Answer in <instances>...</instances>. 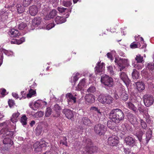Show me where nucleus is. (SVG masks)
<instances>
[{
	"instance_id": "50",
	"label": "nucleus",
	"mask_w": 154,
	"mask_h": 154,
	"mask_svg": "<svg viewBox=\"0 0 154 154\" xmlns=\"http://www.w3.org/2000/svg\"><path fill=\"white\" fill-rule=\"evenodd\" d=\"M26 26V23L22 22L18 25V28L20 30L23 29Z\"/></svg>"
},
{
	"instance_id": "11",
	"label": "nucleus",
	"mask_w": 154,
	"mask_h": 154,
	"mask_svg": "<svg viewBox=\"0 0 154 154\" xmlns=\"http://www.w3.org/2000/svg\"><path fill=\"white\" fill-rule=\"evenodd\" d=\"M120 98L123 100L126 101L128 99V95L124 89L121 88L119 90Z\"/></svg>"
},
{
	"instance_id": "51",
	"label": "nucleus",
	"mask_w": 154,
	"mask_h": 154,
	"mask_svg": "<svg viewBox=\"0 0 154 154\" xmlns=\"http://www.w3.org/2000/svg\"><path fill=\"white\" fill-rule=\"evenodd\" d=\"M134 66L136 69H140L143 67V65L142 64V63H137L134 65Z\"/></svg>"
},
{
	"instance_id": "4",
	"label": "nucleus",
	"mask_w": 154,
	"mask_h": 154,
	"mask_svg": "<svg viewBox=\"0 0 154 154\" xmlns=\"http://www.w3.org/2000/svg\"><path fill=\"white\" fill-rule=\"evenodd\" d=\"M101 81L105 85L109 87H112L114 84L113 79L106 75L101 77Z\"/></svg>"
},
{
	"instance_id": "57",
	"label": "nucleus",
	"mask_w": 154,
	"mask_h": 154,
	"mask_svg": "<svg viewBox=\"0 0 154 154\" xmlns=\"http://www.w3.org/2000/svg\"><path fill=\"white\" fill-rule=\"evenodd\" d=\"M25 41V38L24 37H22L20 38V39L17 40V44L19 45L22 44L23 42H24Z\"/></svg>"
},
{
	"instance_id": "47",
	"label": "nucleus",
	"mask_w": 154,
	"mask_h": 154,
	"mask_svg": "<svg viewBox=\"0 0 154 154\" xmlns=\"http://www.w3.org/2000/svg\"><path fill=\"white\" fill-rule=\"evenodd\" d=\"M33 0H23V5L25 7L28 6L32 2Z\"/></svg>"
},
{
	"instance_id": "29",
	"label": "nucleus",
	"mask_w": 154,
	"mask_h": 154,
	"mask_svg": "<svg viewBox=\"0 0 154 154\" xmlns=\"http://www.w3.org/2000/svg\"><path fill=\"white\" fill-rule=\"evenodd\" d=\"M91 110L94 112H95L97 115L98 117H100L102 116V112L100 111V109H99L97 107L95 106H92L91 108Z\"/></svg>"
},
{
	"instance_id": "21",
	"label": "nucleus",
	"mask_w": 154,
	"mask_h": 154,
	"mask_svg": "<svg viewBox=\"0 0 154 154\" xmlns=\"http://www.w3.org/2000/svg\"><path fill=\"white\" fill-rule=\"evenodd\" d=\"M126 103L127 107L129 109L133 110L135 113H136L138 112V110L136 106L131 102L128 101Z\"/></svg>"
},
{
	"instance_id": "59",
	"label": "nucleus",
	"mask_w": 154,
	"mask_h": 154,
	"mask_svg": "<svg viewBox=\"0 0 154 154\" xmlns=\"http://www.w3.org/2000/svg\"><path fill=\"white\" fill-rule=\"evenodd\" d=\"M123 152H124L125 154H129L131 152L130 149L128 148H124Z\"/></svg>"
},
{
	"instance_id": "55",
	"label": "nucleus",
	"mask_w": 154,
	"mask_h": 154,
	"mask_svg": "<svg viewBox=\"0 0 154 154\" xmlns=\"http://www.w3.org/2000/svg\"><path fill=\"white\" fill-rule=\"evenodd\" d=\"M55 24L54 23H52L48 24L46 26V28L48 30H49L51 29L53 27H54Z\"/></svg>"
},
{
	"instance_id": "61",
	"label": "nucleus",
	"mask_w": 154,
	"mask_h": 154,
	"mask_svg": "<svg viewBox=\"0 0 154 154\" xmlns=\"http://www.w3.org/2000/svg\"><path fill=\"white\" fill-rule=\"evenodd\" d=\"M3 58V54L2 52L0 51V66L2 63Z\"/></svg>"
},
{
	"instance_id": "52",
	"label": "nucleus",
	"mask_w": 154,
	"mask_h": 154,
	"mask_svg": "<svg viewBox=\"0 0 154 154\" xmlns=\"http://www.w3.org/2000/svg\"><path fill=\"white\" fill-rule=\"evenodd\" d=\"M8 103L10 108H12L15 104L14 101L12 99H9Z\"/></svg>"
},
{
	"instance_id": "14",
	"label": "nucleus",
	"mask_w": 154,
	"mask_h": 154,
	"mask_svg": "<svg viewBox=\"0 0 154 154\" xmlns=\"http://www.w3.org/2000/svg\"><path fill=\"white\" fill-rule=\"evenodd\" d=\"M85 99L89 103H92L94 102L95 99L94 96L91 94H86L85 97Z\"/></svg>"
},
{
	"instance_id": "46",
	"label": "nucleus",
	"mask_w": 154,
	"mask_h": 154,
	"mask_svg": "<svg viewBox=\"0 0 154 154\" xmlns=\"http://www.w3.org/2000/svg\"><path fill=\"white\" fill-rule=\"evenodd\" d=\"M96 91L95 87L94 86H91L87 90L88 93H94Z\"/></svg>"
},
{
	"instance_id": "38",
	"label": "nucleus",
	"mask_w": 154,
	"mask_h": 154,
	"mask_svg": "<svg viewBox=\"0 0 154 154\" xmlns=\"http://www.w3.org/2000/svg\"><path fill=\"white\" fill-rule=\"evenodd\" d=\"M3 143L4 144H9L11 145L13 143V141L9 138H6L3 140Z\"/></svg>"
},
{
	"instance_id": "56",
	"label": "nucleus",
	"mask_w": 154,
	"mask_h": 154,
	"mask_svg": "<svg viewBox=\"0 0 154 154\" xmlns=\"http://www.w3.org/2000/svg\"><path fill=\"white\" fill-rule=\"evenodd\" d=\"M112 122L111 121H108L107 123V126L108 127L111 129H112L114 128V126L112 124Z\"/></svg>"
},
{
	"instance_id": "63",
	"label": "nucleus",
	"mask_w": 154,
	"mask_h": 154,
	"mask_svg": "<svg viewBox=\"0 0 154 154\" xmlns=\"http://www.w3.org/2000/svg\"><path fill=\"white\" fill-rule=\"evenodd\" d=\"M10 122L9 121H7L6 122H4L3 123H0V126H4V125H6L7 126H8V124Z\"/></svg>"
},
{
	"instance_id": "31",
	"label": "nucleus",
	"mask_w": 154,
	"mask_h": 154,
	"mask_svg": "<svg viewBox=\"0 0 154 154\" xmlns=\"http://www.w3.org/2000/svg\"><path fill=\"white\" fill-rule=\"evenodd\" d=\"M144 134V132L141 130L137 131L136 133V136L138 138V140L140 142L142 141V137Z\"/></svg>"
},
{
	"instance_id": "12",
	"label": "nucleus",
	"mask_w": 154,
	"mask_h": 154,
	"mask_svg": "<svg viewBox=\"0 0 154 154\" xmlns=\"http://www.w3.org/2000/svg\"><path fill=\"white\" fill-rule=\"evenodd\" d=\"M63 112L68 119H71L74 116L73 112L71 110L68 109H64L63 110Z\"/></svg>"
},
{
	"instance_id": "37",
	"label": "nucleus",
	"mask_w": 154,
	"mask_h": 154,
	"mask_svg": "<svg viewBox=\"0 0 154 154\" xmlns=\"http://www.w3.org/2000/svg\"><path fill=\"white\" fill-rule=\"evenodd\" d=\"M146 68L148 69L151 72H154V63H149L146 66Z\"/></svg>"
},
{
	"instance_id": "13",
	"label": "nucleus",
	"mask_w": 154,
	"mask_h": 154,
	"mask_svg": "<svg viewBox=\"0 0 154 154\" xmlns=\"http://www.w3.org/2000/svg\"><path fill=\"white\" fill-rule=\"evenodd\" d=\"M129 121L132 125H134L137 122V118L135 116L130 112H128L127 115Z\"/></svg>"
},
{
	"instance_id": "8",
	"label": "nucleus",
	"mask_w": 154,
	"mask_h": 154,
	"mask_svg": "<svg viewBox=\"0 0 154 154\" xmlns=\"http://www.w3.org/2000/svg\"><path fill=\"white\" fill-rule=\"evenodd\" d=\"M108 144L112 146H116L119 143V138L115 135H112L107 139Z\"/></svg>"
},
{
	"instance_id": "36",
	"label": "nucleus",
	"mask_w": 154,
	"mask_h": 154,
	"mask_svg": "<svg viewBox=\"0 0 154 154\" xmlns=\"http://www.w3.org/2000/svg\"><path fill=\"white\" fill-rule=\"evenodd\" d=\"M120 77L121 79L125 82L127 80L128 77L126 73L124 72H122L119 73Z\"/></svg>"
},
{
	"instance_id": "60",
	"label": "nucleus",
	"mask_w": 154,
	"mask_h": 154,
	"mask_svg": "<svg viewBox=\"0 0 154 154\" xmlns=\"http://www.w3.org/2000/svg\"><path fill=\"white\" fill-rule=\"evenodd\" d=\"M37 116L39 117H41L43 116L44 115V112L42 111H39L36 113Z\"/></svg>"
},
{
	"instance_id": "23",
	"label": "nucleus",
	"mask_w": 154,
	"mask_h": 154,
	"mask_svg": "<svg viewBox=\"0 0 154 154\" xmlns=\"http://www.w3.org/2000/svg\"><path fill=\"white\" fill-rule=\"evenodd\" d=\"M129 125L127 124H122L120 131L122 132V133L123 135L125 134L127 131L129 129Z\"/></svg>"
},
{
	"instance_id": "26",
	"label": "nucleus",
	"mask_w": 154,
	"mask_h": 154,
	"mask_svg": "<svg viewBox=\"0 0 154 154\" xmlns=\"http://www.w3.org/2000/svg\"><path fill=\"white\" fill-rule=\"evenodd\" d=\"M106 94H104L102 93L100 94L98 97V100L99 102L105 104L106 100H105Z\"/></svg>"
},
{
	"instance_id": "44",
	"label": "nucleus",
	"mask_w": 154,
	"mask_h": 154,
	"mask_svg": "<svg viewBox=\"0 0 154 154\" xmlns=\"http://www.w3.org/2000/svg\"><path fill=\"white\" fill-rule=\"evenodd\" d=\"M140 121L142 128L143 129L146 130L147 128V125L146 123L142 119H140Z\"/></svg>"
},
{
	"instance_id": "53",
	"label": "nucleus",
	"mask_w": 154,
	"mask_h": 154,
	"mask_svg": "<svg viewBox=\"0 0 154 154\" xmlns=\"http://www.w3.org/2000/svg\"><path fill=\"white\" fill-rule=\"evenodd\" d=\"M67 138L66 137H63V140H60V143H62L63 145L67 146Z\"/></svg>"
},
{
	"instance_id": "58",
	"label": "nucleus",
	"mask_w": 154,
	"mask_h": 154,
	"mask_svg": "<svg viewBox=\"0 0 154 154\" xmlns=\"http://www.w3.org/2000/svg\"><path fill=\"white\" fill-rule=\"evenodd\" d=\"M79 75V74L77 73L73 77V82H76L78 80L79 77H78Z\"/></svg>"
},
{
	"instance_id": "28",
	"label": "nucleus",
	"mask_w": 154,
	"mask_h": 154,
	"mask_svg": "<svg viewBox=\"0 0 154 154\" xmlns=\"http://www.w3.org/2000/svg\"><path fill=\"white\" fill-rule=\"evenodd\" d=\"M81 122L84 125L86 126H90L91 124L90 120L86 117H83L82 118Z\"/></svg>"
},
{
	"instance_id": "54",
	"label": "nucleus",
	"mask_w": 154,
	"mask_h": 154,
	"mask_svg": "<svg viewBox=\"0 0 154 154\" xmlns=\"http://www.w3.org/2000/svg\"><path fill=\"white\" fill-rule=\"evenodd\" d=\"M57 9L59 11V12L62 13L65 12L67 9L63 7H58Z\"/></svg>"
},
{
	"instance_id": "62",
	"label": "nucleus",
	"mask_w": 154,
	"mask_h": 154,
	"mask_svg": "<svg viewBox=\"0 0 154 154\" xmlns=\"http://www.w3.org/2000/svg\"><path fill=\"white\" fill-rule=\"evenodd\" d=\"M3 52L7 56H9L11 54V52L6 50H4Z\"/></svg>"
},
{
	"instance_id": "30",
	"label": "nucleus",
	"mask_w": 154,
	"mask_h": 154,
	"mask_svg": "<svg viewBox=\"0 0 154 154\" xmlns=\"http://www.w3.org/2000/svg\"><path fill=\"white\" fill-rule=\"evenodd\" d=\"M113 100L114 99L110 95L107 94H106L105 100H106V102L105 103V104H110L112 103L113 102Z\"/></svg>"
},
{
	"instance_id": "33",
	"label": "nucleus",
	"mask_w": 154,
	"mask_h": 154,
	"mask_svg": "<svg viewBox=\"0 0 154 154\" xmlns=\"http://www.w3.org/2000/svg\"><path fill=\"white\" fill-rule=\"evenodd\" d=\"M135 59L137 63H142L144 62L143 57L140 54H138L136 55Z\"/></svg>"
},
{
	"instance_id": "6",
	"label": "nucleus",
	"mask_w": 154,
	"mask_h": 154,
	"mask_svg": "<svg viewBox=\"0 0 154 154\" xmlns=\"http://www.w3.org/2000/svg\"><path fill=\"white\" fill-rule=\"evenodd\" d=\"M115 62L117 64L120 68V71H121L125 67V66L128 65L127 61L125 59H115Z\"/></svg>"
},
{
	"instance_id": "32",
	"label": "nucleus",
	"mask_w": 154,
	"mask_h": 154,
	"mask_svg": "<svg viewBox=\"0 0 154 154\" xmlns=\"http://www.w3.org/2000/svg\"><path fill=\"white\" fill-rule=\"evenodd\" d=\"M41 22V18L40 17H37L33 20L32 23L34 25L38 26L40 25Z\"/></svg>"
},
{
	"instance_id": "64",
	"label": "nucleus",
	"mask_w": 154,
	"mask_h": 154,
	"mask_svg": "<svg viewBox=\"0 0 154 154\" xmlns=\"http://www.w3.org/2000/svg\"><path fill=\"white\" fill-rule=\"evenodd\" d=\"M114 97L116 99H118L119 98V97L118 94L116 93L115 92L114 93Z\"/></svg>"
},
{
	"instance_id": "15",
	"label": "nucleus",
	"mask_w": 154,
	"mask_h": 154,
	"mask_svg": "<svg viewBox=\"0 0 154 154\" xmlns=\"http://www.w3.org/2000/svg\"><path fill=\"white\" fill-rule=\"evenodd\" d=\"M38 11V8L35 5H32L29 8V12L32 16H34L35 15Z\"/></svg>"
},
{
	"instance_id": "35",
	"label": "nucleus",
	"mask_w": 154,
	"mask_h": 154,
	"mask_svg": "<svg viewBox=\"0 0 154 154\" xmlns=\"http://www.w3.org/2000/svg\"><path fill=\"white\" fill-rule=\"evenodd\" d=\"M17 12L19 14L22 13L24 11V8L21 4H17Z\"/></svg>"
},
{
	"instance_id": "48",
	"label": "nucleus",
	"mask_w": 154,
	"mask_h": 154,
	"mask_svg": "<svg viewBox=\"0 0 154 154\" xmlns=\"http://www.w3.org/2000/svg\"><path fill=\"white\" fill-rule=\"evenodd\" d=\"M137 109L139 110L140 113H144L146 111V108H145L143 106H139Z\"/></svg>"
},
{
	"instance_id": "34",
	"label": "nucleus",
	"mask_w": 154,
	"mask_h": 154,
	"mask_svg": "<svg viewBox=\"0 0 154 154\" xmlns=\"http://www.w3.org/2000/svg\"><path fill=\"white\" fill-rule=\"evenodd\" d=\"M152 134V131L149 130L146 132V143H147L151 139Z\"/></svg>"
},
{
	"instance_id": "49",
	"label": "nucleus",
	"mask_w": 154,
	"mask_h": 154,
	"mask_svg": "<svg viewBox=\"0 0 154 154\" xmlns=\"http://www.w3.org/2000/svg\"><path fill=\"white\" fill-rule=\"evenodd\" d=\"M40 107V103L39 102H35L32 107L33 109L36 110Z\"/></svg>"
},
{
	"instance_id": "41",
	"label": "nucleus",
	"mask_w": 154,
	"mask_h": 154,
	"mask_svg": "<svg viewBox=\"0 0 154 154\" xmlns=\"http://www.w3.org/2000/svg\"><path fill=\"white\" fill-rule=\"evenodd\" d=\"M132 78L134 79H137L139 78V74L136 69H133V72L132 74Z\"/></svg>"
},
{
	"instance_id": "25",
	"label": "nucleus",
	"mask_w": 154,
	"mask_h": 154,
	"mask_svg": "<svg viewBox=\"0 0 154 154\" xmlns=\"http://www.w3.org/2000/svg\"><path fill=\"white\" fill-rule=\"evenodd\" d=\"M61 4L63 6L69 8L72 4L71 0H60Z\"/></svg>"
},
{
	"instance_id": "10",
	"label": "nucleus",
	"mask_w": 154,
	"mask_h": 154,
	"mask_svg": "<svg viewBox=\"0 0 154 154\" xmlns=\"http://www.w3.org/2000/svg\"><path fill=\"white\" fill-rule=\"evenodd\" d=\"M125 142L127 145L132 147L135 145L136 140L134 138L130 136H128L125 138Z\"/></svg>"
},
{
	"instance_id": "19",
	"label": "nucleus",
	"mask_w": 154,
	"mask_h": 154,
	"mask_svg": "<svg viewBox=\"0 0 154 154\" xmlns=\"http://www.w3.org/2000/svg\"><path fill=\"white\" fill-rule=\"evenodd\" d=\"M85 79H83L80 81L77 86L76 87V90L79 91L82 90L85 86Z\"/></svg>"
},
{
	"instance_id": "22",
	"label": "nucleus",
	"mask_w": 154,
	"mask_h": 154,
	"mask_svg": "<svg viewBox=\"0 0 154 154\" xmlns=\"http://www.w3.org/2000/svg\"><path fill=\"white\" fill-rule=\"evenodd\" d=\"M9 34L11 37H17L20 34L18 30L12 29L9 31Z\"/></svg>"
},
{
	"instance_id": "3",
	"label": "nucleus",
	"mask_w": 154,
	"mask_h": 154,
	"mask_svg": "<svg viewBox=\"0 0 154 154\" xmlns=\"http://www.w3.org/2000/svg\"><path fill=\"white\" fill-rule=\"evenodd\" d=\"M48 142L42 139L40 142L37 141L34 144L33 147L35 149V152H38L42 150V148L43 147L47 146Z\"/></svg>"
},
{
	"instance_id": "43",
	"label": "nucleus",
	"mask_w": 154,
	"mask_h": 154,
	"mask_svg": "<svg viewBox=\"0 0 154 154\" xmlns=\"http://www.w3.org/2000/svg\"><path fill=\"white\" fill-rule=\"evenodd\" d=\"M36 91L30 89L28 93L27 94L26 96L27 98H29L32 97V96L36 94Z\"/></svg>"
},
{
	"instance_id": "5",
	"label": "nucleus",
	"mask_w": 154,
	"mask_h": 154,
	"mask_svg": "<svg viewBox=\"0 0 154 154\" xmlns=\"http://www.w3.org/2000/svg\"><path fill=\"white\" fill-rule=\"evenodd\" d=\"M143 98L144 104L146 107H149L153 103L154 99L152 96L145 95H144Z\"/></svg>"
},
{
	"instance_id": "27",
	"label": "nucleus",
	"mask_w": 154,
	"mask_h": 154,
	"mask_svg": "<svg viewBox=\"0 0 154 154\" xmlns=\"http://www.w3.org/2000/svg\"><path fill=\"white\" fill-rule=\"evenodd\" d=\"M20 115V113L18 112L13 113L12 118L11 119V121L13 123L17 122L18 120V118Z\"/></svg>"
},
{
	"instance_id": "24",
	"label": "nucleus",
	"mask_w": 154,
	"mask_h": 154,
	"mask_svg": "<svg viewBox=\"0 0 154 154\" xmlns=\"http://www.w3.org/2000/svg\"><path fill=\"white\" fill-rule=\"evenodd\" d=\"M66 21V18L63 17L57 16L55 19V21L57 24H60L65 22Z\"/></svg>"
},
{
	"instance_id": "17",
	"label": "nucleus",
	"mask_w": 154,
	"mask_h": 154,
	"mask_svg": "<svg viewBox=\"0 0 154 154\" xmlns=\"http://www.w3.org/2000/svg\"><path fill=\"white\" fill-rule=\"evenodd\" d=\"M57 11L55 9L53 10L50 13L47 15L45 17V19L48 20L51 18H53L57 15Z\"/></svg>"
},
{
	"instance_id": "9",
	"label": "nucleus",
	"mask_w": 154,
	"mask_h": 154,
	"mask_svg": "<svg viewBox=\"0 0 154 154\" xmlns=\"http://www.w3.org/2000/svg\"><path fill=\"white\" fill-rule=\"evenodd\" d=\"M104 66L105 64L104 63H101V61L98 62L94 68L95 74H100L104 70Z\"/></svg>"
},
{
	"instance_id": "40",
	"label": "nucleus",
	"mask_w": 154,
	"mask_h": 154,
	"mask_svg": "<svg viewBox=\"0 0 154 154\" xmlns=\"http://www.w3.org/2000/svg\"><path fill=\"white\" fill-rule=\"evenodd\" d=\"M27 118L25 115H23L20 119V122L23 125H26L27 124Z\"/></svg>"
},
{
	"instance_id": "42",
	"label": "nucleus",
	"mask_w": 154,
	"mask_h": 154,
	"mask_svg": "<svg viewBox=\"0 0 154 154\" xmlns=\"http://www.w3.org/2000/svg\"><path fill=\"white\" fill-rule=\"evenodd\" d=\"M52 109L50 107H48L46 109L45 113V117H48L51 114Z\"/></svg>"
},
{
	"instance_id": "18",
	"label": "nucleus",
	"mask_w": 154,
	"mask_h": 154,
	"mask_svg": "<svg viewBox=\"0 0 154 154\" xmlns=\"http://www.w3.org/2000/svg\"><path fill=\"white\" fill-rule=\"evenodd\" d=\"M66 97L67 99L68 103L73 101V103H75L76 102V97L73 96L71 93H68L66 95Z\"/></svg>"
},
{
	"instance_id": "39",
	"label": "nucleus",
	"mask_w": 154,
	"mask_h": 154,
	"mask_svg": "<svg viewBox=\"0 0 154 154\" xmlns=\"http://www.w3.org/2000/svg\"><path fill=\"white\" fill-rule=\"evenodd\" d=\"M140 45L139 42H133L130 45V48L132 49L140 48Z\"/></svg>"
},
{
	"instance_id": "16",
	"label": "nucleus",
	"mask_w": 154,
	"mask_h": 154,
	"mask_svg": "<svg viewBox=\"0 0 154 154\" xmlns=\"http://www.w3.org/2000/svg\"><path fill=\"white\" fill-rule=\"evenodd\" d=\"M136 88L139 92H142L145 89V85L142 82H139L135 83Z\"/></svg>"
},
{
	"instance_id": "1",
	"label": "nucleus",
	"mask_w": 154,
	"mask_h": 154,
	"mask_svg": "<svg viewBox=\"0 0 154 154\" xmlns=\"http://www.w3.org/2000/svg\"><path fill=\"white\" fill-rule=\"evenodd\" d=\"M109 117L113 122L116 124L123 121L125 115L123 111L119 109H115L111 111L109 114Z\"/></svg>"
},
{
	"instance_id": "7",
	"label": "nucleus",
	"mask_w": 154,
	"mask_h": 154,
	"mask_svg": "<svg viewBox=\"0 0 154 154\" xmlns=\"http://www.w3.org/2000/svg\"><path fill=\"white\" fill-rule=\"evenodd\" d=\"M94 130L96 133L100 136L103 135L105 131L104 125L101 124H96L94 128Z\"/></svg>"
},
{
	"instance_id": "45",
	"label": "nucleus",
	"mask_w": 154,
	"mask_h": 154,
	"mask_svg": "<svg viewBox=\"0 0 154 154\" xmlns=\"http://www.w3.org/2000/svg\"><path fill=\"white\" fill-rule=\"evenodd\" d=\"M107 71L111 75H114L115 74L114 71L113 70V67L112 66H109L107 67Z\"/></svg>"
},
{
	"instance_id": "2",
	"label": "nucleus",
	"mask_w": 154,
	"mask_h": 154,
	"mask_svg": "<svg viewBox=\"0 0 154 154\" xmlns=\"http://www.w3.org/2000/svg\"><path fill=\"white\" fill-rule=\"evenodd\" d=\"M83 142V145L85 146V147L82 154H93L97 152V148L96 146H92V143L90 139L85 138Z\"/></svg>"
},
{
	"instance_id": "20",
	"label": "nucleus",
	"mask_w": 154,
	"mask_h": 154,
	"mask_svg": "<svg viewBox=\"0 0 154 154\" xmlns=\"http://www.w3.org/2000/svg\"><path fill=\"white\" fill-rule=\"evenodd\" d=\"M54 110L56 112V114L53 115V117H57L60 115V110L61 109V108L58 104H56L54 105L53 108Z\"/></svg>"
}]
</instances>
